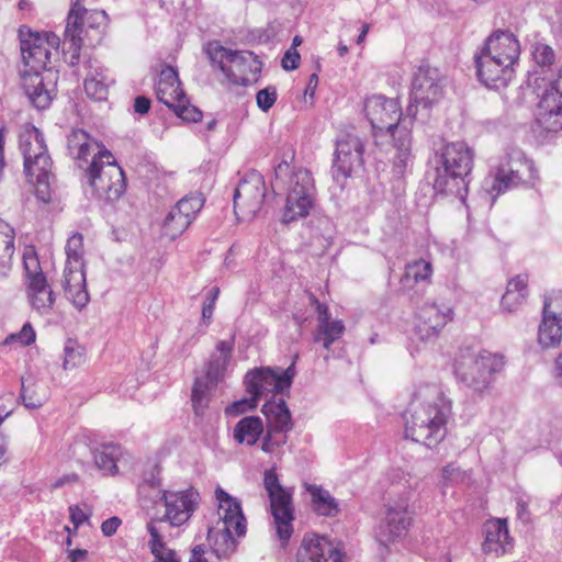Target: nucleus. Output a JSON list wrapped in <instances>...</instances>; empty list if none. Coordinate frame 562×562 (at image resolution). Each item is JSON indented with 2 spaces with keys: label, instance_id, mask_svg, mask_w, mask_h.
<instances>
[{
  "label": "nucleus",
  "instance_id": "nucleus-46",
  "mask_svg": "<svg viewBox=\"0 0 562 562\" xmlns=\"http://www.w3.org/2000/svg\"><path fill=\"white\" fill-rule=\"evenodd\" d=\"M64 369L69 370L81 366L86 360L85 348L75 340H68L64 348Z\"/></svg>",
  "mask_w": 562,
  "mask_h": 562
},
{
  "label": "nucleus",
  "instance_id": "nucleus-27",
  "mask_svg": "<svg viewBox=\"0 0 562 562\" xmlns=\"http://www.w3.org/2000/svg\"><path fill=\"white\" fill-rule=\"evenodd\" d=\"M475 66L479 80L491 89L505 88L515 72L513 67H503L499 60L482 50L475 55Z\"/></svg>",
  "mask_w": 562,
  "mask_h": 562
},
{
  "label": "nucleus",
  "instance_id": "nucleus-52",
  "mask_svg": "<svg viewBox=\"0 0 562 562\" xmlns=\"http://www.w3.org/2000/svg\"><path fill=\"white\" fill-rule=\"evenodd\" d=\"M171 110L177 116L188 122H199L203 116L202 112L196 106L189 103L187 97L184 102H179V106H173Z\"/></svg>",
  "mask_w": 562,
  "mask_h": 562
},
{
  "label": "nucleus",
  "instance_id": "nucleus-45",
  "mask_svg": "<svg viewBox=\"0 0 562 562\" xmlns=\"http://www.w3.org/2000/svg\"><path fill=\"white\" fill-rule=\"evenodd\" d=\"M432 271L431 262L420 258L406 265L405 276L413 279L415 283L429 284L431 282Z\"/></svg>",
  "mask_w": 562,
  "mask_h": 562
},
{
  "label": "nucleus",
  "instance_id": "nucleus-61",
  "mask_svg": "<svg viewBox=\"0 0 562 562\" xmlns=\"http://www.w3.org/2000/svg\"><path fill=\"white\" fill-rule=\"evenodd\" d=\"M459 476L460 469L453 463H449L442 469V479L447 482H454Z\"/></svg>",
  "mask_w": 562,
  "mask_h": 562
},
{
  "label": "nucleus",
  "instance_id": "nucleus-56",
  "mask_svg": "<svg viewBox=\"0 0 562 562\" xmlns=\"http://www.w3.org/2000/svg\"><path fill=\"white\" fill-rule=\"evenodd\" d=\"M106 149L102 144L92 138L88 134L87 145L80 146V156H71L76 160L87 161L89 156H94V154H99V150Z\"/></svg>",
  "mask_w": 562,
  "mask_h": 562
},
{
  "label": "nucleus",
  "instance_id": "nucleus-25",
  "mask_svg": "<svg viewBox=\"0 0 562 562\" xmlns=\"http://www.w3.org/2000/svg\"><path fill=\"white\" fill-rule=\"evenodd\" d=\"M342 562L341 551L326 537L305 535L296 553V562Z\"/></svg>",
  "mask_w": 562,
  "mask_h": 562
},
{
  "label": "nucleus",
  "instance_id": "nucleus-17",
  "mask_svg": "<svg viewBox=\"0 0 562 562\" xmlns=\"http://www.w3.org/2000/svg\"><path fill=\"white\" fill-rule=\"evenodd\" d=\"M266 198L263 177L248 171L235 189L234 212L239 221H251L261 210Z\"/></svg>",
  "mask_w": 562,
  "mask_h": 562
},
{
  "label": "nucleus",
  "instance_id": "nucleus-55",
  "mask_svg": "<svg viewBox=\"0 0 562 562\" xmlns=\"http://www.w3.org/2000/svg\"><path fill=\"white\" fill-rule=\"evenodd\" d=\"M16 339L23 346H29L35 341V331L30 323L24 324L19 333L8 336L3 344L7 345Z\"/></svg>",
  "mask_w": 562,
  "mask_h": 562
},
{
  "label": "nucleus",
  "instance_id": "nucleus-57",
  "mask_svg": "<svg viewBox=\"0 0 562 562\" xmlns=\"http://www.w3.org/2000/svg\"><path fill=\"white\" fill-rule=\"evenodd\" d=\"M300 54L294 47H290L283 55L281 66L284 70H294L299 67Z\"/></svg>",
  "mask_w": 562,
  "mask_h": 562
},
{
  "label": "nucleus",
  "instance_id": "nucleus-41",
  "mask_svg": "<svg viewBox=\"0 0 562 562\" xmlns=\"http://www.w3.org/2000/svg\"><path fill=\"white\" fill-rule=\"evenodd\" d=\"M147 531L150 535L148 547L156 562H179L176 552L166 548L161 527L156 526V521L147 522Z\"/></svg>",
  "mask_w": 562,
  "mask_h": 562
},
{
  "label": "nucleus",
  "instance_id": "nucleus-15",
  "mask_svg": "<svg viewBox=\"0 0 562 562\" xmlns=\"http://www.w3.org/2000/svg\"><path fill=\"white\" fill-rule=\"evenodd\" d=\"M414 510L411 508L407 496L390 501L385 505L384 518L375 528V539L383 546L395 542L406 535L413 522Z\"/></svg>",
  "mask_w": 562,
  "mask_h": 562
},
{
  "label": "nucleus",
  "instance_id": "nucleus-1",
  "mask_svg": "<svg viewBox=\"0 0 562 562\" xmlns=\"http://www.w3.org/2000/svg\"><path fill=\"white\" fill-rule=\"evenodd\" d=\"M364 112L372 126L373 137L389 134L392 137L394 155L392 172L403 178L412 170L415 156L412 145V127L415 116H403L400 102L382 94L369 97L364 103Z\"/></svg>",
  "mask_w": 562,
  "mask_h": 562
},
{
  "label": "nucleus",
  "instance_id": "nucleus-5",
  "mask_svg": "<svg viewBox=\"0 0 562 562\" xmlns=\"http://www.w3.org/2000/svg\"><path fill=\"white\" fill-rule=\"evenodd\" d=\"M20 148L24 158V171L29 182L35 187L36 198L43 203L50 202L53 161L43 133L35 126L27 127L20 135Z\"/></svg>",
  "mask_w": 562,
  "mask_h": 562
},
{
  "label": "nucleus",
  "instance_id": "nucleus-59",
  "mask_svg": "<svg viewBox=\"0 0 562 562\" xmlns=\"http://www.w3.org/2000/svg\"><path fill=\"white\" fill-rule=\"evenodd\" d=\"M122 520L116 517V516H113L111 518H108L105 519L102 524H101V531L102 533L105 536V537H111L113 536L117 528L120 527Z\"/></svg>",
  "mask_w": 562,
  "mask_h": 562
},
{
  "label": "nucleus",
  "instance_id": "nucleus-11",
  "mask_svg": "<svg viewBox=\"0 0 562 562\" xmlns=\"http://www.w3.org/2000/svg\"><path fill=\"white\" fill-rule=\"evenodd\" d=\"M19 40L24 64L23 69L48 70L47 65L50 61L52 50L58 49L59 37L52 32L43 34L33 32L30 27L23 25L19 29Z\"/></svg>",
  "mask_w": 562,
  "mask_h": 562
},
{
  "label": "nucleus",
  "instance_id": "nucleus-63",
  "mask_svg": "<svg viewBox=\"0 0 562 562\" xmlns=\"http://www.w3.org/2000/svg\"><path fill=\"white\" fill-rule=\"evenodd\" d=\"M78 480H79V476L75 473L64 475L63 477H59L58 480H56L54 482L53 487L58 488V487L64 486L65 484L77 482Z\"/></svg>",
  "mask_w": 562,
  "mask_h": 562
},
{
  "label": "nucleus",
  "instance_id": "nucleus-58",
  "mask_svg": "<svg viewBox=\"0 0 562 562\" xmlns=\"http://www.w3.org/2000/svg\"><path fill=\"white\" fill-rule=\"evenodd\" d=\"M69 515L75 530L89 519V516L78 505L69 507Z\"/></svg>",
  "mask_w": 562,
  "mask_h": 562
},
{
  "label": "nucleus",
  "instance_id": "nucleus-6",
  "mask_svg": "<svg viewBox=\"0 0 562 562\" xmlns=\"http://www.w3.org/2000/svg\"><path fill=\"white\" fill-rule=\"evenodd\" d=\"M205 54L212 67L220 70L229 82L249 86L258 81L262 63L252 52L233 50L218 42H211L205 47Z\"/></svg>",
  "mask_w": 562,
  "mask_h": 562
},
{
  "label": "nucleus",
  "instance_id": "nucleus-47",
  "mask_svg": "<svg viewBox=\"0 0 562 562\" xmlns=\"http://www.w3.org/2000/svg\"><path fill=\"white\" fill-rule=\"evenodd\" d=\"M66 263L85 265L83 263V237L80 233L72 234L66 243Z\"/></svg>",
  "mask_w": 562,
  "mask_h": 562
},
{
  "label": "nucleus",
  "instance_id": "nucleus-44",
  "mask_svg": "<svg viewBox=\"0 0 562 562\" xmlns=\"http://www.w3.org/2000/svg\"><path fill=\"white\" fill-rule=\"evenodd\" d=\"M531 55L536 66L540 69L536 71L541 77H548V72H550L549 77H551L552 74L554 77H558L552 70V66L555 63V52L550 45L541 42L535 43L532 45Z\"/></svg>",
  "mask_w": 562,
  "mask_h": 562
},
{
  "label": "nucleus",
  "instance_id": "nucleus-32",
  "mask_svg": "<svg viewBox=\"0 0 562 562\" xmlns=\"http://www.w3.org/2000/svg\"><path fill=\"white\" fill-rule=\"evenodd\" d=\"M85 265L66 263L64 270L63 288L66 296L72 304L81 310L89 302V294L86 289V272Z\"/></svg>",
  "mask_w": 562,
  "mask_h": 562
},
{
  "label": "nucleus",
  "instance_id": "nucleus-10",
  "mask_svg": "<svg viewBox=\"0 0 562 562\" xmlns=\"http://www.w3.org/2000/svg\"><path fill=\"white\" fill-rule=\"evenodd\" d=\"M263 485L269 496L270 512L277 536L284 547L293 533L294 506L292 494L280 484L274 470L265 472Z\"/></svg>",
  "mask_w": 562,
  "mask_h": 562
},
{
  "label": "nucleus",
  "instance_id": "nucleus-37",
  "mask_svg": "<svg viewBox=\"0 0 562 562\" xmlns=\"http://www.w3.org/2000/svg\"><path fill=\"white\" fill-rule=\"evenodd\" d=\"M263 430L265 426L259 416H246L235 425L233 437L239 445L254 446Z\"/></svg>",
  "mask_w": 562,
  "mask_h": 562
},
{
  "label": "nucleus",
  "instance_id": "nucleus-49",
  "mask_svg": "<svg viewBox=\"0 0 562 562\" xmlns=\"http://www.w3.org/2000/svg\"><path fill=\"white\" fill-rule=\"evenodd\" d=\"M248 397L235 401L225 408L226 415L239 416L248 411H251L258 406V397L254 394H248Z\"/></svg>",
  "mask_w": 562,
  "mask_h": 562
},
{
  "label": "nucleus",
  "instance_id": "nucleus-54",
  "mask_svg": "<svg viewBox=\"0 0 562 562\" xmlns=\"http://www.w3.org/2000/svg\"><path fill=\"white\" fill-rule=\"evenodd\" d=\"M20 397L25 407L27 408H38L43 405V398L40 397L35 390L31 385H26L24 379H22L21 394Z\"/></svg>",
  "mask_w": 562,
  "mask_h": 562
},
{
  "label": "nucleus",
  "instance_id": "nucleus-40",
  "mask_svg": "<svg viewBox=\"0 0 562 562\" xmlns=\"http://www.w3.org/2000/svg\"><path fill=\"white\" fill-rule=\"evenodd\" d=\"M316 198L297 195L295 192H286L283 222L291 223L304 218L315 204Z\"/></svg>",
  "mask_w": 562,
  "mask_h": 562
},
{
  "label": "nucleus",
  "instance_id": "nucleus-16",
  "mask_svg": "<svg viewBox=\"0 0 562 562\" xmlns=\"http://www.w3.org/2000/svg\"><path fill=\"white\" fill-rule=\"evenodd\" d=\"M157 496L164 503L165 514L159 518H151L156 526L168 522L171 527H180L189 521L200 503V495L193 488L184 491L158 490Z\"/></svg>",
  "mask_w": 562,
  "mask_h": 562
},
{
  "label": "nucleus",
  "instance_id": "nucleus-60",
  "mask_svg": "<svg viewBox=\"0 0 562 562\" xmlns=\"http://www.w3.org/2000/svg\"><path fill=\"white\" fill-rule=\"evenodd\" d=\"M274 432L276 431L267 428L266 436L261 443V450L266 453H273L278 449L274 445Z\"/></svg>",
  "mask_w": 562,
  "mask_h": 562
},
{
  "label": "nucleus",
  "instance_id": "nucleus-43",
  "mask_svg": "<svg viewBox=\"0 0 562 562\" xmlns=\"http://www.w3.org/2000/svg\"><path fill=\"white\" fill-rule=\"evenodd\" d=\"M562 319L542 316L539 325L538 341L544 348L555 347L562 339Z\"/></svg>",
  "mask_w": 562,
  "mask_h": 562
},
{
  "label": "nucleus",
  "instance_id": "nucleus-36",
  "mask_svg": "<svg viewBox=\"0 0 562 562\" xmlns=\"http://www.w3.org/2000/svg\"><path fill=\"white\" fill-rule=\"evenodd\" d=\"M311 495L312 510L318 516L336 517L340 513L339 502L321 485L311 484L306 487Z\"/></svg>",
  "mask_w": 562,
  "mask_h": 562
},
{
  "label": "nucleus",
  "instance_id": "nucleus-21",
  "mask_svg": "<svg viewBox=\"0 0 562 562\" xmlns=\"http://www.w3.org/2000/svg\"><path fill=\"white\" fill-rule=\"evenodd\" d=\"M364 144L355 134L347 133L336 142L333 173L336 180L346 179L363 166Z\"/></svg>",
  "mask_w": 562,
  "mask_h": 562
},
{
  "label": "nucleus",
  "instance_id": "nucleus-7",
  "mask_svg": "<svg viewBox=\"0 0 562 562\" xmlns=\"http://www.w3.org/2000/svg\"><path fill=\"white\" fill-rule=\"evenodd\" d=\"M526 86L539 98L536 121L547 132L562 130V68L558 77H541L537 71L527 76Z\"/></svg>",
  "mask_w": 562,
  "mask_h": 562
},
{
  "label": "nucleus",
  "instance_id": "nucleus-64",
  "mask_svg": "<svg viewBox=\"0 0 562 562\" xmlns=\"http://www.w3.org/2000/svg\"><path fill=\"white\" fill-rule=\"evenodd\" d=\"M2 257L11 258L14 254V237L7 235Z\"/></svg>",
  "mask_w": 562,
  "mask_h": 562
},
{
  "label": "nucleus",
  "instance_id": "nucleus-23",
  "mask_svg": "<svg viewBox=\"0 0 562 562\" xmlns=\"http://www.w3.org/2000/svg\"><path fill=\"white\" fill-rule=\"evenodd\" d=\"M276 184H282L286 192H295L297 195L316 198V187L312 172L305 168L291 167L284 157L274 168Z\"/></svg>",
  "mask_w": 562,
  "mask_h": 562
},
{
  "label": "nucleus",
  "instance_id": "nucleus-33",
  "mask_svg": "<svg viewBox=\"0 0 562 562\" xmlns=\"http://www.w3.org/2000/svg\"><path fill=\"white\" fill-rule=\"evenodd\" d=\"M267 419V428L277 432H289L293 428L291 412L284 400L267 401L261 408Z\"/></svg>",
  "mask_w": 562,
  "mask_h": 562
},
{
  "label": "nucleus",
  "instance_id": "nucleus-2",
  "mask_svg": "<svg viewBox=\"0 0 562 562\" xmlns=\"http://www.w3.org/2000/svg\"><path fill=\"white\" fill-rule=\"evenodd\" d=\"M451 403L437 385H422L413 394L404 413L405 437L428 448L447 435Z\"/></svg>",
  "mask_w": 562,
  "mask_h": 562
},
{
  "label": "nucleus",
  "instance_id": "nucleus-38",
  "mask_svg": "<svg viewBox=\"0 0 562 562\" xmlns=\"http://www.w3.org/2000/svg\"><path fill=\"white\" fill-rule=\"evenodd\" d=\"M122 456L121 446L115 443L101 445L93 451L94 464L104 475H115L119 472L117 462Z\"/></svg>",
  "mask_w": 562,
  "mask_h": 562
},
{
  "label": "nucleus",
  "instance_id": "nucleus-42",
  "mask_svg": "<svg viewBox=\"0 0 562 562\" xmlns=\"http://www.w3.org/2000/svg\"><path fill=\"white\" fill-rule=\"evenodd\" d=\"M216 386L217 384L211 383V380L205 376H200L194 380L191 392V402L193 411L196 415H204L206 408L209 407L212 393Z\"/></svg>",
  "mask_w": 562,
  "mask_h": 562
},
{
  "label": "nucleus",
  "instance_id": "nucleus-29",
  "mask_svg": "<svg viewBox=\"0 0 562 562\" xmlns=\"http://www.w3.org/2000/svg\"><path fill=\"white\" fill-rule=\"evenodd\" d=\"M485 536L482 543L484 553L504 554L513 548L514 540L509 536L507 519L494 518L483 525Z\"/></svg>",
  "mask_w": 562,
  "mask_h": 562
},
{
  "label": "nucleus",
  "instance_id": "nucleus-14",
  "mask_svg": "<svg viewBox=\"0 0 562 562\" xmlns=\"http://www.w3.org/2000/svg\"><path fill=\"white\" fill-rule=\"evenodd\" d=\"M294 357L292 363L285 369L257 368L246 373L244 384L248 394H254L258 400L274 393H282L291 387L296 374Z\"/></svg>",
  "mask_w": 562,
  "mask_h": 562
},
{
  "label": "nucleus",
  "instance_id": "nucleus-22",
  "mask_svg": "<svg viewBox=\"0 0 562 562\" xmlns=\"http://www.w3.org/2000/svg\"><path fill=\"white\" fill-rule=\"evenodd\" d=\"M452 317L449 305L427 302L416 313L415 334L422 341H434Z\"/></svg>",
  "mask_w": 562,
  "mask_h": 562
},
{
  "label": "nucleus",
  "instance_id": "nucleus-50",
  "mask_svg": "<svg viewBox=\"0 0 562 562\" xmlns=\"http://www.w3.org/2000/svg\"><path fill=\"white\" fill-rule=\"evenodd\" d=\"M277 98H278L277 88L274 86H268L257 92V94H256L257 106L261 111L268 112L274 105Z\"/></svg>",
  "mask_w": 562,
  "mask_h": 562
},
{
  "label": "nucleus",
  "instance_id": "nucleus-19",
  "mask_svg": "<svg viewBox=\"0 0 562 562\" xmlns=\"http://www.w3.org/2000/svg\"><path fill=\"white\" fill-rule=\"evenodd\" d=\"M21 85L31 102L37 110L47 109L57 92L58 71L21 69Z\"/></svg>",
  "mask_w": 562,
  "mask_h": 562
},
{
  "label": "nucleus",
  "instance_id": "nucleus-39",
  "mask_svg": "<svg viewBox=\"0 0 562 562\" xmlns=\"http://www.w3.org/2000/svg\"><path fill=\"white\" fill-rule=\"evenodd\" d=\"M528 278L519 274L512 279L504 293L501 305L507 312H514L524 304L527 297Z\"/></svg>",
  "mask_w": 562,
  "mask_h": 562
},
{
  "label": "nucleus",
  "instance_id": "nucleus-62",
  "mask_svg": "<svg viewBox=\"0 0 562 562\" xmlns=\"http://www.w3.org/2000/svg\"><path fill=\"white\" fill-rule=\"evenodd\" d=\"M150 109V100L145 95H138L134 100V111L138 114H146Z\"/></svg>",
  "mask_w": 562,
  "mask_h": 562
},
{
  "label": "nucleus",
  "instance_id": "nucleus-24",
  "mask_svg": "<svg viewBox=\"0 0 562 562\" xmlns=\"http://www.w3.org/2000/svg\"><path fill=\"white\" fill-rule=\"evenodd\" d=\"M307 295L317 314V327L313 340L315 344H322L324 349L329 350L331 345L342 337L345 324L340 319H330L328 306L321 303L314 293L308 292Z\"/></svg>",
  "mask_w": 562,
  "mask_h": 562
},
{
  "label": "nucleus",
  "instance_id": "nucleus-51",
  "mask_svg": "<svg viewBox=\"0 0 562 562\" xmlns=\"http://www.w3.org/2000/svg\"><path fill=\"white\" fill-rule=\"evenodd\" d=\"M218 295L220 288L217 286L212 288L205 295V300L202 306V323L205 325V327H209L212 322L213 312Z\"/></svg>",
  "mask_w": 562,
  "mask_h": 562
},
{
  "label": "nucleus",
  "instance_id": "nucleus-48",
  "mask_svg": "<svg viewBox=\"0 0 562 562\" xmlns=\"http://www.w3.org/2000/svg\"><path fill=\"white\" fill-rule=\"evenodd\" d=\"M542 316L554 317L562 319V292L552 291L546 295Z\"/></svg>",
  "mask_w": 562,
  "mask_h": 562
},
{
  "label": "nucleus",
  "instance_id": "nucleus-13",
  "mask_svg": "<svg viewBox=\"0 0 562 562\" xmlns=\"http://www.w3.org/2000/svg\"><path fill=\"white\" fill-rule=\"evenodd\" d=\"M443 76L436 67L422 63L414 72L411 90V103L407 113L416 116L417 106L429 108L437 103L443 94Z\"/></svg>",
  "mask_w": 562,
  "mask_h": 562
},
{
  "label": "nucleus",
  "instance_id": "nucleus-4",
  "mask_svg": "<svg viewBox=\"0 0 562 562\" xmlns=\"http://www.w3.org/2000/svg\"><path fill=\"white\" fill-rule=\"evenodd\" d=\"M474 151L464 142L446 144L437 155L434 189L436 192L464 200L469 177L473 167Z\"/></svg>",
  "mask_w": 562,
  "mask_h": 562
},
{
  "label": "nucleus",
  "instance_id": "nucleus-18",
  "mask_svg": "<svg viewBox=\"0 0 562 562\" xmlns=\"http://www.w3.org/2000/svg\"><path fill=\"white\" fill-rule=\"evenodd\" d=\"M515 156L508 155L506 160L502 161L485 180V190L493 195V199L518 187L526 172L531 173L532 162L522 157L520 153H516Z\"/></svg>",
  "mask_w": 562,
  "mask_h": 562
},
{
  "label": "nucleus",
  "instance_id": "nucleus-53",
  "mask_svg": "<svg viewBox=\"0 0 562 562\" xmlns=\"http://www.w3.org/2000/svg\"><path fill=\"white\" fill-rule=\"evenodd\" d=\"M88 133L83 130H74L67 136V148L70 156H80V146L87 145Z\"/></svg>",
  "mask_w": 562,
  "mask_h": 562
},
{
  "label": "nucleus",
  "instance_id": "nucleus-30",
  "mask_svg": "<svg viewBox=\"0 0 562 562\" xmlns=\"http://www.w3.org/2000/svg\"><path fill=\"white\" fill-rule=\"evenodd\" d=\"M156 97L159 102L169 109L179 106V102L186 101V93L181 88L178 71L171 66H165L155 85Z\"/></svg>",
  "mask_w": 562,
  "mask_h": 562
},
{
  "label": "nucleus",
  "instance_id": "nucleus-3",
  "mask_svg": "<svg viewBox=\"0 0 562 562\" xmlns=\"http://www.w3.org/2000/svg\"><path fill=\"white\" fill-rule=\"evenodd\" d=\"M81 1L71 0L64 32L63 52L70 66L78 65L82 46L101 43L109 22L105 11L88 10Z\"/></svg>",
  "mask_w": 562,
  "mask_h": 562
},
{
  "label": "nucleus",
  "instance_id": "nucleus-20",
  "mask_svg": "<svg viewBox=\"0 0 562 562\" xmlns=\"http://www.w3.org/2000/svg\"><path fill=\"white\" fill-rule=\"evenodd\" d=\"M203 205L204 200L200 194L190 193L180 199L162 222V236L170 240L181 236L195 220Z\"/></svg>",
  "mask_w": 562,
  "mask_h": 562
},
{
  "label": "nucleus",
  "instance_id": "nucleus-28",
  "mask_svg": "<svg viewBox=\"0 0 562 562\" xmlns=\"http://www.w3.org/2000/svg\"><path fill=\"white\" fill-rule=\"evenodd\" d=\"M215 497L218 503L221 518L218 526L233 529L234 535L238 538L244 537L247 531V520L240 502L221 487L215 490Z\"/></svg>",
  "mask_w": 562,
  "mask_h": 562
},
{
  "label": "nucleus",
  "instance_id": "nucleus-12",
  "mask_svg": "<svg viewBox=\"0 0 562 562\" xmlns=\"http://www.w3.org/2000/svg\"><path fill=\"white\" fill-rule=\"evenodd\" d=\"M24 283L27 302L40 315L53 310L56 297L35 254L23 256Z\"/></svg>",
  "mask_w": 562,
  "mask_h": 562
},
{
  "label": "nucleus",
  "instance_id": "nucleus-34",
  "mask_svg": "<svg viewBox=\"0 0 562 562\" xmlns=\"http://www.w3.org/2000/svg\"><path fill=\"white\" fill-rule=\"evenodd\" d=\"M234 345V339L229 341L220 340L216 344L215 351L210 357L204 375L211 380V383L218 384V382L224 378L228 363L232 359Z\"/></svg>",
  "mask_w": 562,
  "mask_h": 562
},
{
  "label": "nucleus",
  "instance_id": "nucleus-31",
  "mask_svg": "<svg viewBox=\"0 0 562 562\" xmlns=\"http://www.w3.org/2000/svg\"><path fill=\"white\" fill-rule=\"evenodd\" d=\"M85 67L87 75L83 87L88 98L95 101L106 100L109 87L114 82L109 76L108 69L99 60L92 58L85 61Z\"/></svg>",
  "mask_w": 562,
  "mask_h": 562
},
{
  "label": "nucleus",
  "instance_id": "nucleus-26",
  "mask_svg": "<svg viewBox=\"0 0 562 562\" xmlns=\"http://www.w3.org/2000/svg\"><path fill=\"white\" fill-rule=\"evenodd\" d=\"M481 50L499 60L503 67L514 68L520 55V44L513 33L498 30L486 38Z\"/></svg>",
  "mask_w": 562,
  "mask_h": 562
},
{
  "label": "nucleus",
  "instance_id": "nucleus-8",
  "mask_svg": "<svg viewBox=\"0 0 562 562\" xmlns=\"http://www.w3.org/2000/svg\"><path fill=\"white\" fill-rule=\"evenodd\" d=\"M86 177L92 195L105 202H114L125 192L123 169L108 149L94 154L86 169Z\"/></svg>",
  "mask_w": 562,
  "mask_h": 562
},
{
  "label": "nucleus",
  "instance_id": "nucleus-9",
  "mask_svg": "<svg viewBox=\"0 0 562 562\" xmlns=\"http://www.w3.org/2000/svg\"><path fill=\"white\" fill-rule=\"evenodd\" d=\"M504 357L483 352L474 355L470 351L462 352L454 364L457 379L474 392L482 393L493 382V375L503 370Z\"/></svg>",
  "mask_w": 562,
  "mask_h": 562
},
{
  "label": "nucleus",
  "instance_id": "nucleus-35",
  "mask_svg": "<svg viewBox=\"0 0 562 562\" xmlns=\"http://www.w3.org/2000/svg\"><path fill=\"white\" fill-rule=\"evenodd\" d=\"M233 533V529L221 526L209 528L207 542L217 559H227L235 552L237 542Z\"/></svg>",
  "mask_w": 562,
  "mask_h": 562
}]
</instances>
